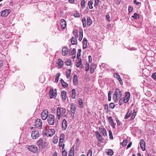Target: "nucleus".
<instances>
[{
	"instance_id": "8",
	"label": "nucleus",
	"mask_w": 156,
	"mask_h": 156,
	"mask_svg": "<svg viewBox=\"0 0 156 156\" xmlns=\"http://www.w3.org/2000/svg\"><path fill=\"white\" fill-rule=\"evenodd\" d=\"M10 10L7 9H5L1 12V15L2 16H7L10 12Z\"/></svg>"
},
{
	"instance_id": "50",
	"label": "nucleus",
	"mask_w": 156,
	"mask_h": 156,
	"mask_svg": "<svg viewBox=\"0 0 156 156\" xmlns=\"http://www.w3.org/2000/svg\"><path fill=\"white\" fill-rule=\"evenodd\" d=\"M133 9V8L132 6H129L128 7V11L129 12L131 13L132 12Z\"/></svg>"
},
{
	"instance_id": "62",
	"label": "nucleus",
	"mask_w": 156,
	"mask_h": 156,
	"mask_svg": "<svg viewBox=\"0 0 156 156\" xmlns=\"http://www.w3.org/2000/svg\"><path fill=\"white\" fill-rule=\"evenodd\" d=\"M118 80L120 82V83L121 84H122V80L121 79V78L120 77L118 79Z\"/></svg>"
},
{
	"instance_id": "34",
	"label": "nucleus",
	"mask_w": 156,
	"mask_h": 156,
	"mask_svg": "<svg viewBox=\"0 0 156 156\" xmlns=\"http://www.w3.org/2000/svg\"><path fill=\"white\" fill-rule=\"evenodd\" d=\"M93 4V2L91 1H89L88 2V5L89 6V8L90 9H92L93 8L92 6Z\"/></svg>"
},
{
	"instance_id": "17",
	"label": "nucleus",
	"mask_w": 156,
	"mask_h": 156,
	"mask_svg": "<svg viewBox=\"0 0 156 156\" xmlns=\"http://www.w3.org/2000/svg\"><path fill=\"white\" fill-rule=\"evenodd\" d=\"M77 79L78 78L77 76L75 74L73 76V83L75 85H76L78 84V81Z\"/></svg>"
},
{
	"instance_id": "42",
	"label": "nucleus",
	"mask_w": 156,
	"mask_h": 156,
	"mask_svg": "<svg viewBox=\"0 0 156 156\" xmlns=\"http://www.w3.org/2000/svg\"><path fill=\"white\" fill-rule=\"evenodd\" d=\"M60 75V74L59 73H58L56 74V78L55 80V81L56 83H57L58 82V79L59 78V76Z\"/></svg>"
},
{
	"instance_id": "33",
	"label": "nucleus",
	"mask_w": 156,
	"mask_h": 156,
	"mask_svg": "<svg viewBox=\"0 0 156 156\" xmlns=\"http://www.w3.org/2000/svg\"><path fill=\"white\" fill-rule=\"evenodd\" d=\"M101 133L103 135L105 136L107 135V133L106 129L105 128L102 129Z\"/></svg>"
},
{
	"instance_id": "1",
	"label": "nucleus",
	"mask_w": 156,
	"mask_h": 156,
	"mask_svg": "<svg viewBox=\"0 0 156 156\" xmlns=\"http://www.w3.org/2000/svg\"><path fill=\"white\" fill-rule=\"evenodd\" d=\"M66 112V110L65 108L58 107L57 108V118L59 119L61 116H63Z\"/></svg>"
},
{
	"instance_id": "60",
	"label": "nucleus",
	"mask_w": 156,
	"mask_h": 156,
	"mask_svg": "<svg viewBox=\"0 0 156 156\" xmlns=\"http://www.w3.org/2000/svg\"><path fill=\"white\" fill-rule=\"evenodd\" d=\"M74 16L76 17H78L80 16V15L78 13H76L74 14Z\"/></svg>"
},
{
	"instance_id": "5",
	"label": "nucleus",
	"mask_w": 156,
	"mask_h": 156,
	"mask_svg": "<svg viewBox=\"0 0 156 156\" xmlns=\"http://www.w3.org/2000/svg\"><path fill=\"white\" fill-rule=\"evenodd\" d=\"M28 149L29 151L34 153L37 152L38 150L37 147L35 145L29 146L28 147Z\"/></svg>"
},
{
	"instance_id": "21",
	"label": "nucleus",
	"mask_w": 156,
	"mask_h": 156,
	"mask_svg": "<svg viewBox=\"0 0 156 156\" xmlns=\"http://www.w3.org/2000/svg\"><path fill=\"white\" fill-rule=\"evenodd\" d=\"M71 42L72 44H77V40L76 38L72 37L71 39Z\"/></svg>"
},
{
	"instance_id": "43",
	"label": "nucleus",
	"mask_w": 156,
	"mask_h": 156,
	"mask_svg": "<svg viewBox=\"0 0 156 156\" xmlns=\"http://www.w3.org/2000/svg\"><path fill=\"white\" fill-rule=\"evenodd\" d=\"M127 143V140L126 139H124V140L123 141L122 143V144L123 146H125L126 145Z\"/></svg>"
},
{
	"instance_id": "24",
	"label": "nucleus",
	"mask_w": 156,
	"mask_h": 156,
	"mask_svg": "<svg viewBox=\"0 0 156 156\" xmlns=\"http://www.w3.org/2000/svg\"><path fill=\"white\" fill-rule=\"evenodd\" d=\"M72 98L73 99H75L76 95V93L75 89H73L72 90Z\"/></svg>"
},
{
	"instance_id": "47",
	"label": "nucleus",
	"mask_w": 156,
	"mask_h": 156,
	"mask_svg": "<svg viewBox=\"0 0 156 156\" xmlns=\"http://www.w3.org/2000/svg\"><path fill=\"white\" fill-rule=\"evenodd\" d=\"M71 61L70 60H67L66 62L65 63L66 65L69 66L71 64Z\"/></svg>"
},
{
	"instance_id": "30",
	"label": "nucleus",
	"mask_w": 156,
	"mask_h": 156,
	"mask_svg": "<svg viewBox=\"0 0 156 156\" xmlns=\"http://www.w3.org/2000/svg\"><path fill=\"white\" fill-rule=\"evenodd\" d=\"M61 82L64 87H66L68 86V84L62 79L61 80Z\"/></svg>"
},
{
	"instance_id": "23",
	"label": "nucleus",
	"mask_w": 156,
	"mask_h": 156,
	"mask_svg": "<svg viewBox=\"0 0 156 156\" xmlns=\"http://www.w3.org/2000/svg\"><path fill=\"white\" fill-rule=\"evenodd\" d=\"M74 148L73 147L71 148L69 154L68 156H74Z\"/></svg>"
},
{
	"instance_id": "25",
	"label": "nucleus",
	"mask_w": 156,
	"mask_h": 156,
	"mask_svg": "<svg viewBox=\"0 0 156 156\" xmlns=\"http://www.w3.org/2000/svg\"><path fill=\"white\" fill-rule=\"evenodd\" d=\"M87 39L86 38H84L83 41V49L86 48L87 47Z\"/></svg>"
},
{
	"instance_id": "12",
	"label": "nucleus",
	"mask_w": 156,
	"mask_h": 156,
	"mask_svg": "<svg viewBox=\"0 0 156 156\" xmlns=\"http://www.w3.org/2000/svg\"><path fill=\"white\" fill-rule=\"evenodd\" d=\"M55 92H54L53 89H51L49 92L50 98L51 99L54 96L56 95V90H55Z\"/></svg>"
},
{
	"instance_id": "38",
	"label": "nucleus",
	"mask_w": 156,
	"mask_h": 156,
	"mask_svg": "<svg viewBox=\"0 0 156 156\" xmlns=\"http://www.w3.org/2000/svg\"><path fill=\"white\" fill-rule=\"evenodd\" d=\"M78 62L76 64V66L77 67H79L81 64V59H78Z\"/></svg>"
},
{
	"instance_id": "39",
	"label": "nucleus",
	"mask_w": 156,
	"mask_h": 156,
	"mask_svg": "<svg viewBox=\"0 0 156 156\" xmlns=\"http://www.w3.org/2000/svg\"><path fill=\"white\" fill-rule=\"evenodd\" d=\"M112 91L111 90L109 91V92H108V101H111V95L112 94Z\"/></svg>"
},
{
	"instance_id": "11",
	"label": "nucleus",
	"mask_w": 156,
	"mask_h": 156,
	"mask_svg": "<svg viewBox=\"0 0 156 156\" xmlns=\"http://www.w3.org/2000/svg\"><path fill=\"white\" fill-rule=\"evenodd\" d=\"M37 144L40 147L43 148L44 147L45 143L42 139H40L37 142Z\"/></svg>"
},
{
	"instance_id": "56",
	"label": "nucleus",
	"mask_w": 156,
	"mask_h": 156,
	"mask_svg": "<svg viewBox=\"0 0 156 156\" xmlns=\"http://www.w3.org/2000/svg\"><path fill=\"white\" fill-rule=\"evenodd\" d=\"M60 139H62V141H64V135L63 134H62L60 136Z\"/></svg>"
},
{
	"instance_id": "59",
	"label": "nucleus",
	"mask_w": 156,
	"mask_h": 156,
	"mask_svg": "<svg viewBox=\"0 0 156 156\" xmlns=\"http://www.w3.org/2000/svg\"><path fill=\"white\" fill-rule=\"evenodd\" d=\"M72 53V58H74L76 57V53L74 52L73 53Z\"/></svg>"
},
{
	"instance_id": "10",
	"label": "nucleus",
	"mask_w": 156,
	"mask_h": 156,
	"mask_svg": "<svg viewBox=\"0 0 156 156\" xmlns=\"http://www.w3.org/2000/svg\"><path fill=\"white\" fill-rule=\"evenodd\" d=\"M39 133L37 131H33L31 133V137L33 139H36L39 137Z\"/></svg>"
},
{
	"instance_id": "35",
	"label": "nucleus",
	"mask_w": 156,
	"mask_h": 156,
	"mask_svg": "<svg viewBox=\"0 0 156 156\" xmlns=\"http://www.w3.org/2000/svg\"><path fill=\"white\" fill-rule=\"evenodd\" d=\"M80 34L79 40L80 41H81L82 40L83 37V32L82 30L81 32L80 31Z\"/></svg>"
},
{
	"instance_id": "16",
	"label": "nucleus",
	"mask_w": 156,
	"mask_h": 156,
	"mask_svg": "<svg viewBox=\"0 0 156 156\" xmlns=\"http://www.w3.org/2000/svg\"><path fill=\"white\" fill-rule=\"evenodd\" d=\"M132 111L131 109H128L126 115L125 116V119H127L129 118L132 113Z\"/></svg>"
},
{
	"instance_id": "51",
	"label": "nucleus",
	"mask_w": 156,
	"mask_h": 156,
	"mask_svg": "<svg viewBox=\"0 0 156 156\" xmlns=\"http://www.w3.org/2000/svg\"><path fill=\"white\" fill-rule=\"evenodd\" d=\"M109 107L112 109H113L115 107V105L113 103H111L109 104Z\"/></svg>"
},
{
	"instance_id": "15",
	"label": "nucleus",
	"mask_w": 156,
	"mask_h": 156,
	"mask_svg": "<svg viewBox=\"0 0 156 156\" xmlns=\"http://www.w3.org/2000/svg\"><path fill=\"white\" fill-rule=\"evenodd\" d=\"M60 24L62 27V29H64L66 27V21L63 19H62L61 20Z\"/></svg>"
},
{
	"instance_id": "44",
	"label": "nucleus",
	"mask_w": 156,
	"mask_h": 156,
	"mask_svg": "<svg viewBox=\"0 0 156 156\" xmlns=\"http://www.w3.org/2000/svg\"><path fill=\"white\" fill-rule=\"evenodd\" d=\"M92 156V151L90 150H89L88 151L87 156Z\"/></svg>"
},
{
	"instance_id": "61",
	"label": "nucleus",
	"mask_w": 156,
	"mask_h": 156,
	"mask_svg": "<svg viewBox=\"0 0 156 156\" xmlns=\"http://www.w3.org/2000/svg\"><path fill=\"white\" fill-rule=\"evenodd\" d=\"M106 17L107 19L108 20V21L109 22L110 21V20H109L110 16L109 15H107L106 16Z\"/></svg>"
},
{
	"instance_id": "57",
	"label": "nucleus",
	"mask_w": 156,
	"mask_h": 156,
	"mask_svg": "<svg viewBox=\"0 0 156 156\" xmlns=\"http://www.w3.org/2000/svg\"><path fill=\"white\" fill-rule=\"evenodd\" d=\"M70 72H66V76L67 78H69L70 77Z\"/></svg>"
},
{
	"instance_id": "28",
	"label": "nucleus",
	"mask_w": 156,
	"mask_h": 156,
	"mask_svg": "<svg viewBox=\"0 0 156 156\" xmlns=\"http://www.w3.org/2000/svg\"><path fill=\"white\" fill-rule=\"evenodd\" d=\"M81 51V49H79L78 50V51L77 55V59H81L80 58Z\"/></svg>"
},
{
	"instance_id": "32",
	"label": "nucleus",
	"mask_w": 156,
	"mask_h": 156,
	"mask_svg": "<svg viewBox=\"0 0 156 156\" xmlns=\"http://www.w3.org/2000/svg\"><path fill=\"white\" fill-rule=\"evenodd\" d=\"M108 155L112 156L113 154V152L112 150L111 149H109L108 151L106 152Z\"/></svg>"
},
{
	"instance_id": "37",
	"label": "nucleus",
	"mask_w": 156,
	"mask_h": 156,
	"mask_svg": "<svg viewBox=\"0 0 156 156\" xmlns=\"http://www.w3.org/2000/svg\"><path fill=\"white\" fill-rule=\"evenodd\" d=\"M108 121L109 123L110 124H112L114 123V121L113 119H112V117H109L108 118Z\"/></svg>"
},
{
	"instance_id": "55",
	"label": "nucleus",
	"mask_w": 156,
	"mask_h": 156,
	"mask_svg": "<svg viewBox=\"0 0 156 156\" xmlns=\"http://www.w3.org/2000/svg\"><path fill=\"white\" fill-rule=\"evenodd\" d=\"M116 121L117 122V124L119 126H120L121 125L120 122L119 120L117 118H116L115 119Z\"/></svg>"
},
{
	"instance_id": "14",
	"label": "nucleus",
	"mask_w": 156,
	"mask_h": 156,
	"mask_svg": "<svg viewBox=\"0 0 156 156\" xmlns=\"http://www.w3.org/2000/svg\"><path fill=\"white\" fill-rule=\"evenodd\" d=\"M67 127V122L66 119H64L62 124V129L65 130L66 129Z\"/></svg>"
},
{
	"instance_id": "31",
	"label": "nucleus",
	"mask_w": 156,
	"mask_h": 156,
	"mask_svg": "<svg viewBox=\"0 0 156 156\" xmlns=\"http://www.w3.org/2000/svg\"><path fill=\"white\" fill-rule=\"evenodd\" d=\"M81 8L83 9L85 7V1L84 0H82L81 2Z\"/></svg>"
},
{
	"instance_id": "2",
	"label": "nucleus",
	"mask_w": 156,
	"mask_h": 156,
	"mask_svg": "<svg viewBox=\"0 0 156 156\" xmlns=\"http://www.w3.org/2000/svg\"><path fill=\"white\" fill-rule=\"evenodd\" d=\"M122 92L119 89H116L113 94V99L116 101L119 98H121L122 96Z\"/></svg>"
},
{
	"instance_id": "26",
	"label": "nucleus",
	"mask_w": 156,
	"mask_h": 156,
	"mask_svg": "<svg viewBox=\"0 0 156 156\" xmlns=\"http://www.w3.org/2000/svg\"><path fill=\"white\" fill-rule=\"evenodd\" d=\"M62 96L63 99L66 100V92L65 91L63 90L62 92Z\"/></svg>"
},
{
	"instance_id": "54",
	"label": "nucleus",
	"mask_w": 156,
	"mask_h": 156,
	"mask_svg": "<svg viewBox=\"0 0 156 156\" xmlns=\"http://www.w3.org/2000/svg\"><path fill=\"white\" fill-rule=\"evenodd\" d=\"M109 136L110 138L111 139H112L113 138L112 132L110 131H109Z\"/></svg>"
},
{
	"instance_id": "64",
	"label": "nucleus",
	"mask_w": 156,
	"mask_h": 156,
	"mask_svg": "<svg viewBox=\"0 0 156 156\" xmlns=\"http://www.w3.org/2000/svg\"><path fill=\"white\" fill-rule=\"evenodd\" d=\"M89 61V62H91L92 61V58L90 55H89L88 57Z\"/></svg>"
},
{
	"instance_id": "52",
	"label": "nucleus",
	"mask_w": 156,
	"mask_h": 156,
	"mask_svg": "<svg viewBox=\"0 0 156 156\" xmlns=\"http://www.w3.org/2000/svg\"><path fill=\"white\" fill-rule=\"evenodd\" d=\"M62 156H67V153L64 150V151H62Z\"/></svg>"
},
{
	"instance_id": "9",
	"label": "nucleus",
	"mask_w": 156,
	"mask_h": 156,
	"mask_svg": "<svg viewBox=\"0 0 156 156\" xmlns=\"http://www.w3.org/2000/svg\"><path fill=\"white\" fill-rule=\"evenodd\" d=\"M55 133V130L54 129H49L46 133L47 136H51Z\"/></svg>"
},
{
	"instance_id": "19",
	"label": "nucleus",
	"mask_w": 156,
	"mask_h": 156,
	"mask_svg": "<svg viewBox=\"0 0 156 156\" xmlns=\"http://www.w3.org/2000/svg\"><path fill=\"white\" fill-rule=\"evenodd\" d=\"M87 25L89 26H90L92 23V20L90 17L88 16L87 17Z\"/></svg>"
},
{
	"instance_id": "13",
	"label": "nucleus",
	"mask_w": 156,
	"mask_h": 156,
	"mask_svg": "<svg viewBox=\"0 0 156 156\" xmlns=\"http://www.w3.org/2000/svg\"><path fill=\"white\" fill-rule=\"evenodd\" d=\"M145 143L144 140L143 139L141 140L140 142V145L142 150L143 151H144L145 150Z\"/></svg>"
},
{
	"instance_id": "29",
	"label": "nucleus",
	"mask_w": 156,
	"mask_h": 156,
	"mask_svg": "<svg viewBox=\"0 0 156 156\" xmlns=\"http://www.w3.org/2000/svg\"><path fill=\"white\" fill-rule=\"evenodd\" d=\"M95 133L96 134L97 138L99 140H101L102 137L99 133L98 131H96L95 132Z\"/></svg>"
},
{
	"instance_id": "6",
	"label": "nucleus",
	"mask_w": 156,
	"mask_h": 156,
	"mask_svg": "<svg viewBox=\"0 0 156 156\" xmlns=\"http://www.w3.org/2000/svg\"><path fill=\"white\" fill-rule=\"evenodd\" d=\"M48 112L47 110H44L41 114V116L42 119L45 120L48 116Z\"/></svg>"
},
{
	"instance_id": "63",
	"label": "nucleus",
	"mask_w": 156,
	"mask_h": 156,
	"mask_svg": "<svg viewBox=\"0 0 156 156\" xmlns=\"http://www.w3.org/2000/svg\"><path fill=\"white\" fill-rule=\"evenodd\" d=\"M111 126L112 127V128L114 129L115 128V124L114 123H113L112 124H111Z\"/></svg>"
},
{
	"instance_id": "4",
	"label": "nucleus",
	"mask_w": 156,
	"mask_h": 156,
	"mask_svg": "<svg viewBox=\"0 0 156 156\" xmlns=\"http://www.w3.org/2000/svg\"><path fill=\"white\" fill-rule=\"evenodd\" d=\"M42 124L41 120L40 119H37L35 122V126L39 129H41L42 127Z\"/></svg>"
},
{
	"instance_id": "22",
	"label": "nucleus",
	"mask_w": 156,
	"mask_h": 156,
	"mask_svg": "<svg viewBox=\"0 0 156 156\" xmlns=\"http://www.w3.org/2000/svg\"><path fill=\"white\" fill-rule=\"evenodd\" d=\"M76 110V107L73 104H71V112L73 113H75Z\"/></svg>"
},
{
	"instance_id": "3",
	"label": "nucleus",
	"mask_w": 156,
	"mask_h": 156,
	"mask_svg": "<svg viewBox=\"0 0 156 156\" xmlns=\"http://www.w3.org/2000/svg\"><path fill=\"white\" fill-rule=\"evenodd\" d=\"M48 123L50 125H53L55 122L54 116L51 114H50L47 118Z\"/></svg>"
},
{
	"instance_id": "27",
	"label": "nucleus",
	"mask_w": 156,
	"mask_h": 156,
	"mask_svg": "<svg viewBox=\"0 0 156 156\" xmlns=\"http://www.w3.org/2000/svg\"><path fill=\"white\" fill-rule=\"evenodd\" d=\"M82 21L83 23V26L84 28L86 27V20L85 18L83 17L82 19Z\"/></svg>"
},
{
	"instance_id": "53",
	"label": "nucleus",
	"mask_w": 156,
	"mask_h": 156,
	"mask_svg": "<svg viewBox=\"0 0 156 156\" xmlns=\"http://www.w3.org/2000/svg\"><path fill=\"white\" fill-rule=\"evenodd\" d=\"M114 77L117 78L118 79L120 77V76L117 73H115L114 74Z\"/></svg>"
},
{
	"instance_id": "41",
	"label": "nucleus",
	"mask_w": 156,
	"mask_h": 156,
	"mask_svg": "<svg viewBox=\"0 0 156 156\" xmlns=\"http://www.w3.org/2000/svg\"><path fill=\"white\" fill-rule=\"evenodd\" d=\"M78 101L80 107H82L83 105V102L82 101V99L81 98H79V99Z\"/></svg>"
},
{
	"instance_id": "20",
	"label": "nucleus",
	"mask_w": 156,
	"mask_h": 156,
	"mask_svg": "<svg viewBox=\"0 0 156 156\" xmlns=\"http://www.w3.org/2000/svg\"><path fill=\"white\" fill-rule=\"evenodd\" d=\"M67 48L66 47H64L62 48V55L65 56L67 54L68 52Z\"/></svg>"
},
{
	"instance_id": "45",
	"label": "nucleus",
	"mask_w": 156,
	"mask_h": 156,
	"mask_svg": "<svg viewBox=\"0 0 156 156\" xmlns=\"http://www.w3.org/2000/svg\"><path fill=\"white\" fill-rule=\"evenodd\" d=\"M119 104L120 105H122L123 103L124 102V100H122V98H119Z\"/></svg>"
},
{
	"instance_id": "58",
	"label": "nucleus",
	"mask_w": 156,
	"mask_h": 156,
	"mask_svg": "<svg viewBox=\"0 0 156 156\" xmlns=\"http://www.w3.org/2000/svg\"><path fill=\"white\" fill-rule=\"evenodd\" d=\"M74 34L75 36V38H76L78 36V33L77 32H74Z\"/></svg>"
},
{
	"instance_id": "49",
	"label": "nucleus",
	"mask_w": 156,
	"mask_h": 156,
	"mask_svg": "<svg viewBox=\"0 0 156 156\" xmlns=\"http://www.w3.org/2000/svg\"><path fill=\"white\" fill-rule=\"evenodd\" d=\"M152 78L156 81V72L153 73L152 75Z\"/></svg>"
},
{
	"instance_id": "7",
	"label": "nucleus",
	"mask_w": 156,
	"mask_h": 156,
	"mask_svg": "<svg viewBox=\"0 0 156 156\" xmlns=\"http://www.w3.org/2000/svg\"><path fill=\"white\" fill-rule=\"evenodd\" d=\"M126 96L124 98V102L126 103L129 100L130 97V93L129 92H126L125 93Z\"/></svg>"
},
{
	"instance_id": "40",
	"label": "nucleus",
	"mask_w": 156,
	"mask_h": 156,
	"mask_svg": "<svg viewBox=\"0 0 156 156\" xmlns=\"http://www.w3.org/2000/svg\"><path fill=\"white\" fill-rule=\"evenodd\" d=\"M136 114V112H134L131 114L132 116L131 117V119L133 120L135 118Z\"/></svg>"
},
{
	"instance_id": "48",
	"label": "nucleus",
	"mask_w": 156,
	"mask_h": 156,
	"mask_svg": "<svg viewBox=\"0 0 156 156\" xmlns=\"http://www.w3.org/2000/svg\"><path fill=\"white\" fill-rule=\"evenodd\" d=\"M100 2L99 0H94V6H96Z\"/></svg>"
},
{
	"instance_id": "18",
	"label": "nucleus",
	"mask_w": 156,
	"mask_h": 156,
	"mask_svg": "<svg viewBox=\"0 0 156 156\" xmlns=\"http://www.w3.org/2000/svg\"><path fill=\"white\" fill-rule=\"evenodd\" d=\"M58 66V68H61L63 65V62L61 59H58L57 62Z\"/></svg>"
},
{
	"instance_id": "36",
	"label": "nucleus",
	"mask_w": 156,
	"mask_h": 156,
	"mask_svg": "<svg viewBox=\"0 0 156 156\" xmlns=\"http://www.w3.org/2000/svg\"><path fill=\"white\" fill-rule=\"evenodd\" d=\"M132 17L133 18L135 19H137L139 18V16L137 13H134L133 15L132 16Z\"/></svg>"
},
{
	"instance_id": "46",
	"label": "nucleus",
	"mask_w": 156,
	"mask_h": 156,
	"mask_svg": "<svg viewBox=\"0 0 156 156\" xmlns=\"http://www.w3.org/2000/svg\"><path fill=\"white\" fill-rule=\"evenodd\" d=\"M89 65L88 63H86V66L85 67V71L87 72L89 69Z\"/></svg>"
}]
</instances>
